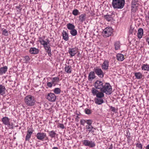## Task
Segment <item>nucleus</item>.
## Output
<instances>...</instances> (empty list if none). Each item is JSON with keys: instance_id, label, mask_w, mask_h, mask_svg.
Segmentation results:
<instances>
[{"instance_id": "7", "label": "nucleus", "mask_w": 149, "mask_h": 149, "mask_svg": "<svg viewBox=\"0 0 149 149\" xmlns=\"http://www.w3.org/2000/svg\"><path fill=\"white\" fill-rule=\"evenodd\" d=\"M46 98L49 101L54 102L56 100V96L54 93H49Z\"/></svg>"}, {"instance_id": "40", "label": "nucleus", "mask_w": 149, "mask_h": 149, "mask_svg": "<svg viewBox=\"0 0 149 149\" xmlns=\"http://www.w3.org/2000/svg\"><path fill=\"white\" fill-rule=\"evenodd\" d=\"M86 123L88 124V125H86V126H92V121L91 120H86Z\"/></svg>"}, {"instance_id": "29", "label": "nucleus", "mask_w": 149, "mask_h": 149, "mask_svg": "<svg viewBox=\"0 0 149 149\" xmlns=\"http://www.w3.org/2000/svg\"><path fill=\"white\" fill-rule=\"evenodd\" d=\"M104 92H99L97 93V94L96 95L97 98H102L104 97Z\"/></svg>"}, {"instance_id": "51", "label": "nucleus", "mask_w": 149, "mask_h": 149, "mask_svg": "<svg viewBox=\"0 0 149 149\" xmlns=\"http://www.w3.org/2000/svg\"><path fill=\"white\" fill-rule=\"evenodd\" d=\"M47 52L48 53V55L49 56H51V55H52V54L51 53V51H49L48 52Z\"/></svg>"}, {"instance_id": "47", "label": "nucleus", "mask_w": 149, "mask_h": 149, "mask_svg": "<svg viewBox=\"0 0 149 149\" xmlns=\"http://www.w3.org/2000/svg\"><path fill=\"white\" fill-rule=\"evenodd\" d=\"M110 108V109L112 111L114 112H116V110L115 107L111 106Z\"/></svg>"}, {"instance_id": "5", "label": "nucleus", "mask_w": 149, "mask_h": 149, "mask_svg": "<svg viewBox=\"0 0 149 149\" xmlns=\"http://www.w3.org/2000/svg\"><path fill=\"white\" fill-rule=\"evenodd\" d=\"M93 70L98 77L100 78H102L104 76V73L102 69L98 67H96L94 68Z\"/></svg>"}, {"instance_id": "14", "label": "nucleus", "mask_w": 149, "mask_h": 149, "mask_svg": "<svg viewBox=\"0 0 149 149\" xmlns=\"http://www.w3.org/2000/svg\"><path fill=\"white\" fill-rule=\"evenodd\" d=\"M1 121L3 124L5 125H9L10 124V119L8 117H5L1 119Z\"/></svg>"}, {"instance_id": "37", "label": "nucleus", "mask_w": 149, "mask_h": 149, "mask_svg": "<svg viewBox=\"0 0 149 149\" xmlns=\"http://www.w3.org/2000/svg\"><path fill=\"white\" fill-rule=\"evenodd\" d=\"M59 80V78L58 77H53L52 79V82L53 84H54L55 82H58Z\"/></svg>"}, {"instance_id": "33", "label": "nucleus", "mask_w": 149, "mask_h": 149, "mask_svg": "<svg viewBox=\"0 0 149 149\" xmlns=\"http://www.w3.org/2000/svg\"><path fill=\"white\" fill-rule=\"evenodd\" d=\"M95 88H93L91 90V93L93 95H96L99 91Z\"/></svg>"}, {"instance_id": "6", "label": "nucleus", "mask_w": 149, "mask_h": 149, "mask_svg": "<svg viewBox=\"0 0 149 149\" xmlns=\"http://www.w3.org/2000/svg\"><path fill=\"white\" fill-rule=\"evenodd\" d=\"M83 144L85 146H88L90 148H93L95 146V142L92 141L84 140L82 141Z\"/></svg>"}, {"instance_id": "52", "label": "nucleus", "mask_w": 149, "mask_h": 149, "mask_svg": "<svg viewBox=\"0 0 149 149\" xmlns=\"http://www.w3.org/2000/svg\"><path fill=\"white\" fill-rule=\"evenodd\" d=\"M146 40V41L148 42V44L149 45V37L147 38Z\"/></svg>"}, {"instance_id": "50", "label": "nucleus", "mask_w": 149, "mask_h": 149, "mask_svg": "<svg viewBox=\"0 0 149 149\" xmlns=\"http://www.w3.org/2000/svg\"><path fill=\"white\" fill-rule=\"evenodd\" d=\"M16 7L19 10H21L22 9L20 7V6H17Z\"/></svg>"}, {"instance_id": "19", "label": "nucleus", "mask_w": 149, "mask_h": 149, "mask_svg": "<svg viewBox=\"0 0 149 149\" xmlns=\"http://www.w3.org/2000/svg\"><path fill=\"white\" fill-rule=\"evenodd\" d=\"M7 70L8 67L6 66L1 68H0V75H2L3 74H5L7 71Z\"/></svg>"}, {"instance_id": "41", "label": "nucleus", "mask_w": 149, "mask_h": 149, "mask_svg": "<svg viewBox=\"0 0 149 149\" xmlns=\"http://www.w3.org/2000/svg\"><path fill=\"white\" fill-rule=\"evenodd\" d=\"M2 34L3 35L6 36H7L8 35V31L6 29H4L3 31Z\"/></svg>"}, {"instance_id": "48", "label": "nucleus", "mask_w": 149, "mask_h": 149, "mask_svg": "<svg viewBox=\"0 0 149 149\" xmlns=\"http://www.w3.org/2000/svg\"><path fill=\"white\" fill-rule=\"evenodd\" d=\"M26 61H28L30 60V58L28 56H26L24 57Z\"/></svg>"}, {"instance_id": "60", "label": "nucleus", "mask_w": 149, "mask_h": 149, "mask_svg": "<svg viewBox=\"0 0 149 149\" xmlns=\"http://www.w3.org/2000/svg\"><path fill=\"white\" fill-rule=\"evenodd\" d=\"M148 71L149 72V68L148 69Z\"/></svg>"}, {"instance_id": "44", "label": "nucleus", "mask_w": 149, "mask_h": 149, "mask_svg": "<svg viewBox=\"0 0 149 149\" xmlns=\"http://www.w3.org/2000/svg\"><path fill=\"white\" fill-rule=\"evenodd\" d=\"M84 111L85 113L87 114H89L91 113V110L88 109H85Z\"/></svg>"}, {"instance_id": "13", "label": "nucleus", "mask_w": 149, "mask_h": 149, "mask_svg": "<svg viewBox=\"0 0 149 149\" xmlns=\"http://www.w3.org/2000/svg\"><path fill=\"white\" fill-rule=\"evenodd\" d=\"M109 62L108 61L105 60L101 65L102 69L105 70H106L108 68Z\"/></svg>"}, {"instance_id": "58", "label": "nucleus", "mask_w": 149, "mask_h": 149, "mask_svg": "<svg viewBox=\"0 0 149 149\" xmlns=\"http://www.w3.org/2000/svg\"><path fill=\"white\" fill-rule=\"evenodd\" d=\"M53 86H55V85H56V84L55 83H54V84H53Z\"/></svg>"}, {"instance_id": "57", "label": "nucleus", "mask_w": 149, "mask_h": 149, "mask_svg": "<svg viewBox=\"0 0 149 149\" xmlns=\"http://www.w3.org/2000/svg\"><path fill=\"white\" fill-rule=\"evenodd\" d=\"M79 117H78V116H76V119L78 121V119H79Z\"/></svg>"}, {"instance_id": "27", "label": "nucleus", "mask_w": 149, "mask_h": 149, "mask_svg": "<svg viewBox=\"0 0 149 149\" xmlns=\"http://www.w3.org/2000/svg\"><path fill=\"white\" fill-rule=\"evenodd\" d=\"M141 70H147L148 71L149 68V65L147 64H143L142 65L141 67Z\"/></svg>"}, {"instance_id": "24", "label": "nucleus", "mask_w": 149, "mask_h": 149, "mask_svg": "<svg viewBox=\"0 0 149 149\" xmlns=\"http://www.w3.org/2000/svg\"><path fill=\"white\" fill-rule=\"evenodd\" d=\"M143 32V30L142 28H140L138 29L137 36L139 38H141L142 37Z\"/></svg>"}, {"instance_id": "23", "label": "nucleus", "mask_w": 149, "mask_h": 149, "mask_svg": "<svg viewBox=\"0 0 149 149\" xmlns=\"http://www.w3.org/2000/svg\"><path fill=\"white\" fill-rule=\"evenodd\" d=\"M5 87L2 85H0V94L3 95L5 94Z\"/></svg>"}, {"instance_id": "35", "label": "nucleus", "mask_w": 149, "mask_h": 149, "mask_svg": "<svg viewBox=\"0 0 149 149\" xmlns=\"http://www.w3.org/2000/svg\"><path fill=\"white\" fill-rule=\"evenodd\" d=\"M54 93L56 94H59L61 92V90L59 88H55L54 90Z\"/></svg>"}, {"instance_id": "4", "label": "nucleus", "mask_w": 149, "mask_h": 149, "mask_svg": "<svg viewBox=\"0 0 149 149\" xmlns=\"http://www.w3.org/2000/svg\"><path fill=\"white\" fill-rule=\"evenodd\" d=\"M113 29L111 27H107L102 32V34L104 37H107L111 35L112 33Z\"/></svg>"}, {"instance_id": "42", "label": "nucleus", "mask_w": 149, "mask_h": 149, "mask_svg": "<svg viewBox=\"0 0 149 149\" xmlns=\"http://www.w3.org/2000/svg\"><path fill=\"white\" fill-rule=\"evenodd\" d=\"M136 147L139 149H142L143 148V145L141 143H137L136 144Z\"/></svg>"}, {"instance_id": "39", "label": "nucleus", "mask_w": 149, "mask_h": 149, "mask_svg": "<svg viewBox=\"0 0 149 149\" xmlns=\"http://www.w3.org/2000/svg\"><path fill=\"white\" fill-rule=\"evenodd\" d=\"M44 47L47 52L51 51V47L49 45H47V46H44Z\"/></svg>"}, {"instance_id": "59", "label": "nucleus", "mask_w": 149, "mask_h": 149, "mask_svg": "<svg viewBox=\"0 0 149 149\" xmlns=\"http://www.w3.org/2000/svg\"><path fill=\"white\" fill-rule=\"evenodd\" d=\"M46 139H48V137H47L46 136Z\"/></svg>"}, {"instance_id": "54", "label": "nucleus", "mask_w": 149, "mask_h": 149, "mask_svg": "<svg viewBox=\"0 0 149 149\" xmlns=\"http://www.w3.org/2000/svg\"><path fill=\"white\" fill-rule=\"evenodd\" d=\"M112 148H113L112 146V145H111L110 146V147L109 148V149H112Z\"/></svg>"}, {"instance_id": "53", "label": "nucleus", "mask_w": 149, "mask_h": 149, "mask_svg": "<svg viewBox=\"0 0 149 149\" xmlns=\"http://www.w3.org/2000/svg\"><path fill=\"white\" fill-rule=\"evenodd\" d=\"M146 149H149V144L146 147Z\"/></svg>"}, {"instance_id": "12", "label": "nucleus", "mask_w": 149, "mask_h": 149, "mask_svg": "<svg viewBox=\"0 0 149 149\" xmlns=\"http://www.w3.org/2000/svg\"><path fill=\"white\" fill-rule=\"evenodd\" d=\"M86 129L88 131V133H91L93 135H95V134H94V131L96 130V128H94L92 126H86Z\"/></svg>"}, {"instance_id": "9", "label": "nucleus", "mask_w": 149, "mask_h": 149, "mask_svg": "<svg viewBox=\"0 0 149 149\" xmlns=\"http://www.w3.org/2000/svg\"><path fill=\"white\" fill-rule=\"evenodd\" d=\"M36 136L38 140L43 141L44 139L46 137V134L45 133L38 132L36 135Z\"/></svg>"}, {"instance_id": "34", "label": "nucleus", "mask_w": 149, "mask_h": 149, "mask_svg": "<svg viewBox=\"0 0 149 149\" xmlns=\"http://www.w3.org/2000/svg\"><path fill=\"white\" fill-rule=\"evenodd\" d=\"M127 138L128 141H130L131 140V134L128 130L126 131V134L125 135Z\"/></svg>"}, {"instance_id": "56", "label": "nucleus", "mask_w": 149, "mask_h": 149, "mask_svg": "<svg viewBox=\"0 0 149 149\" xmlns=\"http://www.w3.org/2000/svg\"><path fill=\"white\" fill-rule=\"evenodd\" d=\"M52 149H58V148L56 147H54L52 148Z\"/></svg>"}, {"instance_id": "22", "label": "nucleus", "mask_w": 149, "mask_h": 149, "mask_svg": "<svg viewBox=\"0 0 149 149\" xmlns=\"http://www.w3.org/2000/svg\"><path fill=\"white\" fill-rule=\"evenodd\" d=\"M116 59L118 61H122L124 59V56L122 54H118L116 55Z\"/></svg>"}, {"instance_id": "30", "label": "nucleus", "mask_w": 149, "mask_h": 149, "mask_svg": "<svg viewBox=\"0 0 149 149\" xmlns=\"http://www.w3.org/2000/svg\"><path fill=\"white\" fill-rule=\"evenodd\" d=\"M114 46L116 50H117L120 49V43L119 41H116L115 42Z\"/></svg>"}, {"instance_id": "32", "label": "nucleus", "mask_w": 149, "mask_h": 149, "mask_svg": "<svg viewBox=\"0 0 149 149\" xmlns=\"http://www.w3.org/2000/svg\"><path fill=\"white\" fill-rule=\"evenodd\" d=\"M104 17L107 21L109 22L111 21L113 19L111 15H104Z\"/></svg>"}, {"instance_id": "36", "label": "nucleus", "mask_w": 149, "mask_h": 149, "mask_svg": "<svg viewBox=\"0 0 149 149\" xmlns=\"http://www.w3.org/2000/svg\"><path fill=\"white\" fill-rule=\"evenodd\" d=\"M70 33L73 36H74L77 34V30L74 29L71 30Z\"/></svg>"}, {"instance_id": "18", "label": "nucleus", "mask_w": 149, "mask_h": 149, "mask_svg": "<svg viewBox=\"0 0 149 149\" xmlns=\"http://www.w3.org/2000/svg\"><path fill=\"white\" fill-rule=\"evenodd\" d=\"M94 101L95 103L98 105L101 104L104 102L103 99L102 98H95Z\"/></svg>"}, {"instance_id": "46", "label": "nucleus", "mask_w": 149, "mask_h": 149, "mask_svg": "<svg viewBox=\"0 0 149 149\" xmlns=\"http://www.w3.org/2000/svg\"><path fill=\"white\" fill-rule=\"evenodd\" d=\"M80 123L81 125H84V124L86 123V120L84 119H81L80 120Z\"/></svg>"}, {"instance_id": "38", "label": "nucleus", "mask_w": 149, "mask_h": 149, "mask_svg": "<svg viewBox=\"0 0 149 149\" xmlns=\"http://www.w3.org/2000/svg\"><path fill=\"white\" fill-rule=\"evenodd\" d=\"M80 12L79 10L77 9L74 10L72 12V14L75 16H77L80 14Z\"/></svg>"}, {"instance_id": "26", "label": "nucleus", "mask_w": 149, "mask_h": 149, "mask_svg": "<svg viewBox=\"0 0 149 149\" xmlns=\"http://www.w3.org/2000/svg\"><path fill=\"white\" fill-rule=\"evenodd\" d=\"M72 67L70 65H68L67 66H66L65 67V70L67 73H70L71 72Z\"/></svg>"}, {"instance_id": "25", "label": "nucleus", "mask_w": 149, "mask_h": 149, "mask_svg": "<svg viewBox=\"0 0 149 149\" xmlns=\"http://www.w3.org/2000/svg\"><path fill=\"white\" fill-rule=\"evenodd\" d=\"M134 74L136 79H141L143 77L142 74L140 72H135Z\"/></svg>"}, {"instance_id": "3", "label": "nucleus", "mask_w": 149, "mask_h": 149, "mask_svg": "<svg viewBox=\"0 0 149 149\" xmlns=\"http://www.w3.org/2000/svg\"><path fill=\"white\" fill-rule=\"evenodd\" d=\"M112 88L111 86L109 83H106L103 85L101 91L105 93L106 94L110 95L112 93Z\"/></svg>"}, {"instance_id": "20", "label": "nucleus", "mask_w": 149, "mask_h": 149, "mask_svg": "<svg viewBox=\"0 0 149 149\" xmlns=\"http://www.w3.org/2000/svg\"><path fill=\"white\" fill-rule=\"evenodd\" d=\"M63 39L65 41H68L69 39L68 33L66 32L63 30L62 33Z\"/></svg>"}, {"instance_id": "43", "label": "nucleus", "mask_w": 149, "mask_h": 149, "mask_svg": "<svg viewBox=\"0 0 149 149\" xmlns=\"http://www.w3.org/2000/svg\"><path fill=\"white\" fill-rule=\"evenodd\" d=\"M41 44L43 46V47L47 45V44L46 41L44 40H42L41 42Z\"/></svg>"}, {"instance_id": "8", "label": "nucleus", "mask_w": 149, "mask_h": 149, "mask_svg": "<svg viewBox=\"0 0 149 149\" xmlns=\"http://www.w3.org/2000/svg\"><path fill=\"white\" fill-rule=\"evenodd\" d=\"M103 86V82L102 81L97 80L94 84V86L97 89H99L101 90Z\"/></svg>"}, {"instance_id": "16", "label": "nucleus", "mask_w": 149, "mask_h": 149, "mask_svg": "<svg viewBox=\"0 0 149 149\" xmlns=\"http://www.w3.org/2000/svg\"><path fill=\"white\" fill-rule=\"evenodd\" d=\"M86 19V14L85 13L81 14L79 17V20L81 23H82L85 21Z\"/></svg>"}, {"instance_id": "21", "label": "nucleus", "mask_w": 149, "mask_h": 149, "mask_svg": "<svg viewBox=\"0 0 149 149\" xmlns=\"http://www.w3.org/2000/svg\"><path fill=\"white\" fill-rule=\"evenodd\" d=\"M33 132V131H31L29 130H28L27 132V134L25 138V140L26 141H29V140Z\"/></svg>"}, {"instance_id": "11", "label": "nucleus", "mask_w": 149, "mask_h": 149, "mask_svg": "<svg viewBox=\"0 0 149 149\" xmlns=\"http://www.w3.org/2000/svg\"><path fill=\"white\" fill-rule=\"evenodd\" d=\"M96 77L94 71H91L89 74L88 77V80L90 81H92L93 79L95 78Z\"/></svg>"}, {"instance_id": "2", "label": "nucleus", "mask_w": 149, "mask_h": 149, "mask_svg": "<svg viewBox=\"0 0 149 149\" xmlns=\"http://www.w3.org/2000/svg\"><path fill=\"white\" fill-rule=\"evenodd\" d=\"M24 101L26 105L29 106L34 105L36 102L34 97L31 95L26 96L24 98Z\"/></svg>"}, {"instance_id": "28", "label": "nucleus", "mask_w": 149, "mask_h": 149, "mask_svg": "<svg viewBox=\"0 0 149 149\" xmlns=\"http://www.w3.org/2000/svg\"><path fill=\"white\" fill-rule=\"evenodd\" d=\"M48 132L49 133V136L51 138H54L55 137L56 134L54 131L52 130Z\"/></svg>"}, {"instance_id": "61", "label": "nucleus", "mask_w": 149, "mask_h": 149, "mask_svg": "<svg viewBox=\"0 0 149 149\" xmlns=\"http://www.w3.org/2000/svg\"><path fill=\"white\" fill-rule=\"evenodd\" d=\"M148 18H149V17H148Z\"/></svg>"}, {"instance_id": "45", "label": "nucleus", "mask_w": 149, "mask_h": 149, "mask_svg": "<svg viewBox=\"0 0 149 149\" xmlns=\"http://www.w3.org/2000/svg\"><path fill=\"white\" fill-rule=\"evenodd\" d=\"M47 86L49 88H51L53 86V84L52 83V82H47Z\"/></svg>"}, {"instance_id": "31", "label": "nucleus", "mask_w": 149, "mask_h": 149, "mask_svg": "<svg viewBox=\"0 0 149 149\" xmlns=\"http://www.w3.org/2000/svg\"><path fill=\"white\" fill-rule=\"evenodd\" d=\"M67 26L68 29L70 30H72L74 29V26L72 24L69 23L67 24Z\"/></svg>"}, {"instance_id": "1", "label": "nucleus", "mask_w": 149, "mask_h": 149, "mask_svg": "<svg viewBox=\"0 0 149 149\" xmlns=\"http://www.w3.org/2000/svg\"><path fill=\"white\" fill-rule=\"evenodd\" d=\"M125 3V0H112V6L114 9H121L123 8Z\"/></svg>"}, {"instance_id": "55", "label": "nucleus", "mask_w": 149, "mask_h": 149, "mask_svg": "<svg viewBox=\"0 0 149 149\" xmlns=\"http://www.w3.org/2000/svg\"><path fill=\"white\" fill-rule=\"evenodd\" d=\"M50 41L48 40H47V41L46 42L47 43V45H48V44H49V43H50Z\"/></svg>"}, {"instance_id": "17", "label": "nucleus", "mask_w": 149, "mask_h": 149, "mask_svg": "<svg viewBox=\"0 0 149 149\" xmlns=\"http://www.w3.org/2000/svg\"><path fill=\"white\" fill-rule=\"evenodd\" d=\"M68 53L70 55L71 57L74 56L77 53L76 48H70L68 50Z\"/></svg>"}, {"instance_id": "15", "label": "nucleus", "mask_w": 149, "mask_h": 149, "mask_svg": "<svg viewBox=\"0 0 149 149\" xmlns=\"http://www.w3.org/2000/svg\"><path fill=\"white\" fill-rule=\"evenodd\" d=\"M29 52L31 54H37L39 52V50L35 47H31L29 50Z\"/></svg>"}, {"instance_id": "49", "label": "nucleus", "mask_w": 149, "mask_h": 149, "mask_svg": "<svg viewBox=\"0 0 149 149\" xmlns=\"http://www.w3.org/2000/svg\"><path fill=\"white\" fill-rule=\"evenodd\" d=\"M58 127L62 129H63L65 128V127L63 124H60L58 125Z\"/></svg>"}, {"instance_id": "10", "label": "nucleus", "mask_w": 149, "mask_h": 149, "mask_svg": "<svg viewBox=\"0 0 149 149\" xmlns=\"http://www.w3.org/2000/svg\"><path fill=\"white\" fill-rule=\"evenodd\" d=\"M139 5L138 0H132L131 2V8L132 10L134 8L137 9Z\"/></svg>"}]
</instances>
